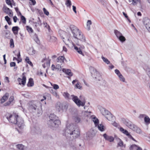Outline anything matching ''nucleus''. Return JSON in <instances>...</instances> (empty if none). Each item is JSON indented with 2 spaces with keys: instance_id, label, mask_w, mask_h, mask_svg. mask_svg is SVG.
<instances>
[{
  "instance_id": "9",
  "label": "nucleus",
  "mask_w": 150,
  "mask_h": 150,
  "mask_svg": "<svg viewBox=\"0 0 150 150\" xmlns=\"http://www.w3.org/2000/svg\"><path fill=\"white\" fill-rule=\"evenodd\" d=\"M114 33L117 37L121 42H123L125 41V38L120 32L115 30L114 31Z\"/></svg>"
},
{
  "instance_id": "21",
  "label": "nucleus",
  "mask_w": 150,
  "mask_h": 150,
  "mask_svg": "<svg viewBox=\"0 0 150 150\" xmlns=\"http://www.w3.org/2000/svg\"><path fill=\"white\" fill-rule=\"evenodd\" d=\"M105 117L108 120L111 121H113L112 120L114 118V117L110 112H109L108 113V114H107V115H106L105 116Z\"/></svg>"
},
{
  "instance_id": "11",
  "label": "nucleus",
  "mask_w": 150,
  "mask_h": 150,
  "mask_svg": "<svg viewBox=\"0 0 150 150\" xmlns=\"http://www.w3.org/2000/svg\"><path fill=\"white\" fill-rule=\"evenodd\" d=\"M143 22L146 28L150 32V20L147 18H145L144 19Z\"/></svg>"
},
{
  "instance_id": "12",
  "label": "nucleus",
  "mask_w": 150,
  "mask_h": 150,
  "mask_svg": "<svg viewBox=\"0 0 150 150\" xmlns=\"http://www.w3.org/2000/svg\"><path fill=\"white\" fill-rule=\"evenodd\" d=\"M42 25V23L41 22V21L39 17L38 18V20L37 22H34L33 23V25H34L35 28H36L38 32L40 31V29L38 27L41 26Z\"/></svg>"
},
{
  "instance_id": "51",
  "label": "nucleus",
  "mask_w": 150,
  "mask_h": 150,
  "mask_svg": "<svg viewBox=\"0 0 150 150\" xmlns=\"http://www.w3.org/2000/svg\"><path fill=\"white\" fill-rule=\"evenodd\" d=\"M51 40L52 41H55L57 40V38L54 36H51L50 38Z\"/></svg>"
},
{
  "instance_id": "23",
  "label": "nucleus",
  "mask_w": 150,
  "mask_h": 150,
  "mask_svg": "<svg viewBox=\"0 0 150 150\" xmlns=\"http://www.w3.org/2000/svg\"><path fill=\"white\" fill-rule=\"evenodd\" d=\"M74 49L79 54H81L84 56L82 52V51L81 48L79 47H77L75 45H74Z\"/></svg>"
},
{
  "instance_id": "37",
  "label": "nucleus",
  "mask_w": 150,
  "mask_h": 150,
  "mask_svg": "<svg viewBox=\"0 0 150 150\" xmlns=\"http://www.w3.org/2000/svg\"><path fill=\"white\" fill-rule=\"evenodd\" d=\"M10 46L11 48H13L14 47L13 40L12 39H11L10 40Z\"/></svg>"
},
{
  "instance_id": "13",
  "label": "nucleus",
  "mask_w": 150,
  "mask_h": 150,
  "mask_svg": "<svg viewBox=\"0 0 150 150\" xmlns=\"http://www.w3.org/2000/svg\"><path fill=\"white\" fill-rule=\"evenodd\" d=\"M96 133V131L93 130H91L90 131L88 132L86 135V137L88 140H89L91 139L92 137H94Z\"/></svg>"
},
{
  "instance_id": "6",
  "label": "nucleus",
  "mask_w": 150,
  "mask_h": 150,
  "mask_svg": "<svg viewBox=\"0 0 150 150\" xmlns=\"http://www.w3.org/2000/svg\"><path fill=\"white\" fill-rule=\"evenodd\" d=\"M49 117V120L47 123L50 127H57L60 124L61 122L58 117L54 114H50Z\"/></svg>"
},
{
  "instance_id": "28",
  "label": "nucleus",
  "mask_w": 150,
  "mask_h": 150,
  "mask_svg": "<svg viewBox=\"0 0 150 150\" xmlns=\"http://www.w3.org/2000/svg\"><path fill=\"white\" fill-rule=\"evenodd\" d=\"M144 69L146 71V73L150 79V68L148 66H145Z\"/></svg>"
},
{
  "instance_id": "35",
  "label": "nucleus",
  "mask_w": 150,
  "mask_h": 150,
  "mask_svg": "<svg viewBox=\"0 0 150 150\" xmlns=\"http://www.w3.org/2000/svg\"><path fill=\"white\" fill-rule=\"evenodd\" d=\"M101 58L103 61L107 64H108L110 63V62L107 58H105L103 56L101 57Z\"/></svg>"
},
{
  "instance_id": "30",
  "label": "nucleus",
  "mask_w": 150,
  "mask_h": 150,
  "mask_svg": "<svg viewBox=\"0 0 150 150\" xmlns=\"http://www.w3.org/2000/svg\"><path fill=\"white\" fill-rule=\"evenodd\" d=\"M140 1V0H129V2L130 3V4L133 5H136Z\"/></svg>"
},
{
  "instance_id": "48",
  "label": "nucleus",
  "mask_w": 150,
  "mask_h": 150,
  "mask_svg": "<svg viewBox=\"0 0 150 150\" xmlns=\"http://www.w3.org/2000/svg\"><path fill=\"white\" fill-rule=\"evenodd\" d=\"M59 63H58V64H57V65H56V69H57V70H59L60 71L61 70V68L62 67V65H61V64H59Z\"/></svg>"
},
{
  "instance_id": "61",
  "label": "nucleus",
  "mask_w": 150,
  "mask_h": 150,
  "mask_svg": "<svg viewBox=\"0 0 150 150\" xmlns=\"http://www.w3.org/2000/svg\"><path fill=\"white\" fill-rule=\"evenodd\" d=\"M144 115L143 114L140 115L139 116V118L142 119L144 117Z\"/></svg>"
},
{
  "instance_id": "36",
  "label": "nucleus",
  "mask_w": 150,
  "mask_h": 150,
  "mask_svg": "<svg viewBox=\"0 0 150 150\" xmlns=\"http://www.w3.org/2000/svg\"><path fill=\"white\" fill-rule=\"evenodd\" d=\"M5 18L8 24L9 25H11V21H10V18L8 16H6L5 17Z\"/></svg>"
},
{
  "instance_id": "49",
  "label": "nucleus",
  "mask_w": 150,
  "mask_h": 150,
  "mask_svg": "<svg viewBox=\"0 0 150 150\" xmlns=\"http://www.w3.org/2000/svg\"><path fill=\"white\" fill-rule=\"evenodd\" d=\"M137 147V146L136 145H132L130 146L129 149L130 150H133L134 149L136 148Z\"/></svg>"
},
{
  "instance_id": "43",
  "label": "nucleus",
  "mask_w": 150,
  "mask_h": 150,
  "mask_svg": "<svg viewBox=\"0 0 150 150\" xmlns=\"http://www.w3.org/2000/svg\"><path fill=\"white\" fill-rule=\"evenodd\" d=\"M13 1V0H6V4L9 5H10L11 7H12L11 1Z\"/></svg>"
},
{
  "instance_id": "46",
  "label": "nucleus",
  "mask_w": 150,
  "mask_h": 150,
  "mask_svg": "<svg viewBox=\"0 0 150 150\" xmlns=\"http://www.w3.org/2000/svg\"><path fill=\"white\" fill-rule=\"evenodd\" d=\"M66 73L68 75L71 76L72 75V74L71 72V70L69 69H67L65 71Z\"/></svg>"
},
{
  "instance_id": "52",
  "label": "nucleus",
  "mask_w": 150,
  "mask_h": 150,
  "mask_svg": "<svg viewBox=\"0 0 150 150\" xmlns=\"http://www.w3.org/2000/svg\"><path fill=\"white\" fill-rule=\"evenodd\" d=\"M123 133L126 134L127 136H128V137H131V135L130 134L127 130L126 131H125V132Z\"/></svg>"
},
{
  "instance_id": "25",
  "label": "nucleus",
  "mask_w": 150,
  "mask_h": 150,
  "mask_svg": "<svg viewBox=\"0 0 150 150\" xmlns=\"http://www.w3.org/2000/svg\"><path fill=\"white\" fill-rule=\"evenodd\" d=\"M114 137L117 139L118 141H119V143H118L117 145L123 147L124 146L123 142L122 140L120 138H117V136L115 135Z\"/></svg>"
},
{
  "instance_id": "26",
  "label": "nucleus",
  "mask_w": 150,
  "mask_h": 150,
  "mask_svg": "<svg viewBox=\"0 0 150 150\" xmlns=\"http://www.w3.org/2000/svg\"><path fill=\"white\" fill-rule=\"evenodd\" d=\"M34 84V81L33 79L30 78L29 79L28 82L27 84V86L28 87H32L33 86Z\"/></svg>"
},
{
  "instance_id": "58",
  "label": "nucleus",
  "mask_w": 150,
  "mask_h": 150,
  "mask_svg": "<svg viewBox=\"0 0 150 150\" xmlns=\"http://www.w3.org/2000/svg\"><path fill=\"white\" fill-rule=\"evenodd\" d=\"M11 103L10 102H9L8 101V102H7L6 103H5L4 104V106H8L11 104Z\"/></svg>"
},
{
  "instance_id": "17",
  "label": "nucleus",
  "mask_w": 150,
  "mask_h": 150,
  "mask_svg": "<svg viewBox=\"0 0 150 150\" xmlns=\"http://www.w3.org/2000/svg\"><path fill=\"white\" fill-rule=\"evenodd\" d=\"M65 60L67 61L66 59H65L64 56H59L57 58V63H59L62 65L64 63V61Z\"/></svg>"
},
{
  "instance_id": "41",
  "label": "nucleus",
  "mask_w": 150,
  "mask_h": 150,
  "mask_svg": "<svg viewBox=\"0 0 150 150\" xmlns=\"http://www.w3.org/2000/svg\"><path fill=\"white\" fill-rule=\"evenodd\" d=\"M144 121L146 123H150V119L148 117L146 116L144 117Z\"/></svg>"
},
{
  "instance_id": "50",
  "label": "nucleus",
  "mask_w": 150,
  "mask_h": 150,
  "mask_svg": "<svg viewBox=\"0 0 150 150\" xmlns=\"http://www.w3.org/2000/svg\"><path fill=\"white\" fill-rule=\"evenodd\" d=\"M43 10L44 13L47 16H48L49 15V12L45 8H43Z\"/></svg>"
},
{
  "instance_id": "10",
  "label": "nucleus",
  "mask_w": 150,
  "mask_h": 150,
  "mask_svg": "<svg viewBox=\"0 0 150 150\" xmlns=\"http://www.w3.org/2000/svg\"><path fill=\"white\" fill-rule=\"evenodd\" d=\"M3 10L5 13L8 14L9 16L12 17L13 16V13L12 10L8 8L6 5H4Z\"/></svg>"
},
{
  "instance_id": "24",
  "label": "nucleus",
  "mask_w": 150,
  "mask_h": 150,
  "mask_svg": "<svg viewBox=\"0 0 150 150\" xmlns=\"http://www.w3.org/2000/svg\"><path fill=\"white\" fill-rule=\"evenodd\" d=\"M16 147L18 150H25V146L21 144H18L16 145Z\"/></svg>"
},
{
  "instance_id": "40",
  "label": "nucleus",
  "mask_w": 150,
  "mask_h": 150,
  "mask_svg": "<svg viewBox=\"0 0 150 150\" xmlns=\"http://www.w3.org/2000/svg\"><path fill=\"white\" fill-rule=\"evenodd\" d=\"M25 60L26 62L30 65L31 66H32L33 65L31 62L30 61L28 57H26Z\"/></svg>"
},
{
  "instance_id": "60",
  "label": "nucleus",
  "mask_w": 150,
  "mask_h": 150,
  "mask_svg": "<svg viewBox=\"0 0 150 150\" xmlns=\"http://www.w3.org/2000/svg\"><path fill=\"white\" fill-rule=\"evenodd\" d=\"M120 130L121 132H122L123 133L125 131H126V130L125 129H124L123 128L121 127L120 128Z\"/></svg>"
},
{
  "instance_id": "18",
  "label": "nucleus",
  "mask_w": 150,
  "mask_h": 150,
  "mask_svg": "<svg viewBox=\"0 0 150 150\" xmlns=\"http://www.w3.org/2000/svg\"><path fill=\"white\" fill-rule=\"evenodd\" d=\"M17 80L19 82V85L22 84L23 85H25L26 80V77L25 76H23L22 79H21L20 78H18V79Z\"/></svg>"
},
{
  "instance_id": "1",
  "label": "nucleus",
  "mask_w": 150,
  "mask_h": 150,
  "mask_svg": "<svg viewBox=\"0 0 150 150\" xmlns=\"http://www.w3.org/2000/svg\"><path fill=\"white\" fill-rule=\"evenodd\" d=\"M80 134L79 130L73 124L67 126L63 133L67 139H75L78 137Z\"/></svg>"
},
{
  "instance_id": "16",
  "label": "nucleus",
  "mask_w": 150,
  "mask_h": 150,
  "mask_svg": "<svg viewBox=\"0 0 150 150\" xmlns=\"http://www.w3.org/2000/svg\"><path fill=\"white\" fill-rule=\"evenodd\" d=\"M99 109L101 113L102 114L104 115V116H105L109 112V111L108 110H106L105 108L102 107L101 106H100L98 108Z\"/></svg>"
},
{
  "instance_id": "31",
  "label": "nucleus",
  "mask_w": 150,
  "mask_h": 150,
  "mask_svg": "<svg viewBox=\"0 0 150 150\" xmlns=\"http://www.w3.org/2000/svg\"><path fill=\"white\" fill-rule=\"evenodd\" d=\"M92 24V22L91 20H88L87 23V25L86 28L88 30H90V25Z\"/></svg>"
},
{
  "instance_id": "3",
  "label": "nucleus",
  "mask_w": 150,
  "mask_h": 150,
  "mask_svg": "<svg viewBox=\"0 0 150 150\" xmlns=\"http://www.w3.org/2000/svg\"><path fill=\"white\" fill-rule=\"evenodd\" d=\"M9 121L12 123L16 124L20 129H23L24 125L23 120L22 118L18 116L17 115L14 114L10 115L9 116L6 117Z\"/></svg>"
},
{
  "instance_id": "39",
  "label": "nucleus",
  "mask_w": 150,
  "mask_h": 150,
  "mask_svg": "<svg viewBox=\"0 0 150 150\" xmlns=\"http://www.w3.org/2000/svg\"><path fill=\"white\" fill-rule=\"evenodd\" d=\"M65 4L67 7L70 8L71 5V2L70 0H67Z\"/></svg>"
},
{
  "instance_id": "38",
  "label": "nucleus",
  "mask_w": 150,
  "mask_h": 150,
  "mask_svg": "<svg viewBox=\"0 0 150 150\" xmlns=\"http://www.w3.org/2000/svg\"><path fill=\"white\" fill-rule=\"evenodd\" d=\"M26 28L27 30L29 33H31L33 32V30L31 27H30L28 26H26Z\"/></svg>"
},
{
  "instance_id": "27",
  "label": "nucleus",
  "mask_w": 150,
  "mask_h": 150,
  "mask_svg": "<svg viewBox=\"0 0 150 150\" xmlns=\"http://www.w3.org/2000/svg\"><path fill=\"white\" fill-rule=\"evenodd\" d=\"M92 119L93 122H94L96 126H97L98 125L99 120L95 117H93L92 118Z\"/></svg>"
},
{
  "instance_id": "5",
  "label": "nucleus",
  "mask_w": 150,
  "mask_h": 150,
  "mask_svg": "<svg viewBox=\"0 0 150 150\" xmlns=\"http://www.w3.org/2000/svg\"><path fill=\"white\" fill-rule=\"evenodd\" d=\"M63 95L67 99H72L79 107L84 106L85 105V101H81L76 96L73 95L70 96L69 94L67 92H64Z\"/></svg>"
},
{
  "instance_id": "56",
  "label": "nucleus",
  "mask_w": 150,
  "mask_h": 150,
  "mask_svg": "<svg viewBox=\"0 0 150 150\" xmlns=\"http://www.w3.org/2000/svg\"><path fill=\"white\" fill-rule=\"evenodd\" d=\"M76 86L77 88L79 89H80L81 87V86H80L79 83H77L76 84Z\"/></svg>"
},
{
  "instance_id": "42",
  "label": "nucleus",
  "mask_w": 150,
  "mask_h": 150,
  "mask_svg": "<svg viewBox=\"0 0 150 150\" xmlns=\"http://www.w3.org/2000/svg\"><path fill=\"white\" fill-rule=\"evenodd\" d=\"M63 41L65 43L66 45H68V43H71V41L68 38L67 40H63Z\"/></svg>"
},
{
  "instance_id": "64",
  "label": "nucleus",
  "mask_w": 150,
  "mask_h": 150,
  "mask_svg": "<svg viewBox=\"0 0 150 150\" xmlns=\"http://www.w3.org/2000/svg\"><path fill=\"white\" fill-rule=\"evenodd\" d=\"M31 51L32 52H30V54L33 55L35 54V50H34L33 49H32Z\"/></svg>"
},
{
  "instance_id": "54",
  "label": "nucleus",
  "mask_w": 150,
  "mask_h": 150,
  "mask_svg": "<svg viewBox=\"0 0 150 150\" xmlns=\"http://www.w3.org/2000/svg\"><path fill=\"white\" fill-rule=\"evenodd\" d=\"M16 64L15 62H11L10 63V66L11 67H15L16 66Z\"/></svg>"
},
{
  "instance_id": "29",
  "label": "nucleus",
  "mask_w": 150,
  "mask_h": 150,
  "mask_svg": "<svg viewBox=\"0 0 150 150\" xmlns=\"http://www.w3.org/2000/svg\"><path fill=\"white\" fill-rule=\"evenodd\" d=\"M19 29V28L18 26H14L12 27V30L15 35L18 34Z\"/></svg>"
},
{
  "instance_id": "32",
  "label": "nucleus",
  "mask_w": 150,
  "mask_h": 150,
  "mask_svg": "<svg viewBox=\"0 0 150 150\" xmlns=\"http://www.w3.org/2000/svg\"><path fill=\"white\" fill-rule=\"evenodd\" d=\"M74 120L76 122L78 123L80 121L81 118L79 116L77 115L74 117Z\"/></svg>"
},
{
  "instance_id": "53",
  "label": "nucleus",
  "mask_w": 150,
  "mask_h": 150,
  "mask_svg": "<svg viewBox=\"0 0 150 150\" xmlns=\"http://www.w3.org/2000/svg\"><path fill=\"white\" fill-rule=\"evenodd\" d=\"M51 68L52 69L53 71H54L56 70H57V69H56V66H55L54 64H52L51 66Z\"/></svg>"
},
{
  "instance_id": "22",
  "label": "nucleus",
  "mask_w": 150,
  "mask_h": 150,
  "mask_svg": "<svg viewBox=\"0 0 150 150\" xmlns=\"http://www.w3.org/2000/svg\"><path fill=\"white\" fill-rule=\"evenodd\" d=\"M58 33L61 38L63 39V40L65 39L64 37L66 33L65 32L62 30H59L58 31Z\"/></svg>"
},
{
  "instance_id": "55",
  "label": "nucleus",
  "mask_w": 150,
  "mask_h": 150,
  "mask_svg": "<svg viewBox=\"0 0 150 150\" xmlns=\"http://www.w3.org/2000/svg\"><path fill=\"white\" fill-rule=\"evenodd\" d=\"M14 97L13 96H10V98L9 99V101L11 103L13 100Z\"/></svg>"
},
{
  "instance_id": "44",
  "label": "nucleus",
  "mask_w": 150,
  "mask_h": 150,
  "mask_svg": "<svg viewBox=\"0 0 150 150\" xmlns=\"http://www.w3.org/2000/svg\"><path fill=\"white\" fill-rule=\"evenodd\" d=\"M120 79V80L123 82H124L125 81V79L123 77V76L121 74H120L118 76Z\"/></svg>"
},
{
  "instance_id": "63",
  "label": "nucleus",
  "mask_w": 150,
  "mask_h": 150,
  "mask_svg": "<svg viewBox=\"0 0 150 150\" xmlns=\"http://www.w3.org/2000/svg\"><path fill=\"white\" fill-rule=\"evenodd\" d=\"M30 1L32 3L33 5H34L36 4V1L35 0H30Z\"/></svg>"
},
{
  "instance_id": "34",
  "label": "nucleus",
  "mask_w": 150,
  "mask_h": 150,
  "mask_svg": "<svg viewBox=\"0 0 150 150\" xmlns=\"http://www.w3.org/2000/svg\"><path fill=\"white\" fill-rule=\"evenodd\" d=\"M43 25L44 27L48 29L49 32H50L52 30H51L50 26L48 25L46 23L44 22Z\"/></svg>"
},
{
  "instance_id": "7",
  "label": "nucleus",
  "mask_w": 150,
  "mask_h": 150,
  "mask_svg": "<svg viewBox=\"0 0 150 150\" xmlns=\"http://www.w3.org/2000/svg\"><path fill=\"white\" fill-rule=\"evenodd\" d=\"M122 121H123V122L127 126L133 131H135L138 134H140L142 133V131L140 129L137 127L136 126L132 124L130 122H129L126 121H124L125 120L124 119H122Z\"/></svg>"
},
{
  "instance_id": "15",
  "label": "nucleus",
  "mask_w": 150,
  "mask_h": 150,
  "mask_svg": "<svg viewBox=\"0 0 150 150\" xmlns=\"http://www.w3.org/2000/svg\"><path fill=\"white\" fill-rule=\"evenodd\" d=\"M42 62H45L42 64V66L43 68H45L46 66H49L50 64V60L47 59L46 58H44L42 61Z\"/></svg>"
},
{
  "instance_id": "62",
  "label": "nucleus",
  "mask_w": 150,
  "mask_h": 150,
  "mask_svg": "<svg viewBox=\"0 0 150 150\" xmlns=\"http://www.w3.org/2000/svg\"><path fill=\"white\" fill-rule=\"evenodd\" d=\"M13 21H14V22H15V23H16L17 21V17H16V16H14L13 17Z\"/></svg>"
},
{
  "instance_id": "57",
  "label": "nucleus",
  "mask_w": 150,
  "mask_h": 150,
  "mask_svg": "<svg viewBox=\"0 0 150 150\" xmlns=\"http://www.w3.org/2000/svg\"><path fill=\"white\" fill-rule=\"evenodd\" d=\"M115 73L117 74L118 76L120 74H121L120 71L117 69H115Z\"/></svg>"
},
{
  "instance_id": "19",
  "label": "nucleus",
  "mask_w": 150,
  "mask_h": 150,
  "mask_svg": "<svg viewBox=\"0 0 150 150\" xmlns=\"http://www.w3.org/2000/svg\"><path fill=\"white\" fill-rule=\"evenodd\" d=\"M9 96V94L8 93H6L0 99V103L1 104L5 102L8 98Z\"/></svg>"
},
{
  "instance_id": "47",
  "label": "nucleus",
  "mask_w": 150,
  "mask_h": 150,
  "mask_svg": "<svg viewBox=\"0 0 150 150\" xmlns=\"http://www.w3.org/2000/svg\"><path fill=\"white\" fill-rule=\"evenodd\" d=\"M51 84L54 89L56 90L59 88V86L57 85L54 84H52L51 83Z\"/></svg>"
},
{
  "instance_id": "8",
  "label": "nucleus",
  "mask_w": 150,
  "mask_h": 150,
  "mask_svg": "<svg viewBox=\"0 0 150 150\" xmlns=\"http://www.w3.org/2000/svg\"><path fill=\"white\" fill-rule=\"evenodd\" d=\"M90 70L91 75L94 78L96 81H100L101 79L100 73L97 71L96 69L93 67L90 68Z\"/></svg>"
},
{
  "instance_id": "4",
  "label": "nucleus",
  "mask_w": 150,
  "mask_h": 150,
  "mask_svg": "<svg viewBox=\"0 0 150 150\" xmlns=\"http://www.w3.org/2000/svg\"><path fill=\"white\" fill-rule=\"evenodd\" d=\"M28 106L29 110L35 113L38 116H39L42 114V110L40 103L30 102L28 103Z\"/></svg>"
},
{
  "instance_id": "14",
  "label": "nucleus",
  "mask_w": 150,
  "mask_h": 150,
  "mask_svg": "<svg viewBox=\"0 0 150 150\" xmlns=\"http://www.w3.org/2000/svg\"><path fill=\"white\" fill-rule=\"evenodd\" d=\"M103 136L105 139L110 142H112L114 140V138L110 135H108L106 134H103Z\"/></svg>"
},
{
  "instance_id": "45",
  "label": "nucleus",
  "mask_w": 150,
  "mask_h": 150,
  "mask_svg": "<svg viewBox=\"0 0 150 150\" xmlns=\"http://www.w3.org/2000/svg\"><path fill=\"white\" fill-rule=\"evenodd\" d=\"M21 19L23 23H26V20L24 16H23V15H21Z\"/></svg>"
},
{
  "instance_id": "59",
  "label": "nucleus",
  "mask_w": 150,
  "mask_h": 150,
  "mask_svg": "<svg viewBox=\"0 0 150 150\" xmlns=\"http://www.w3.org/2000/svg\"><path fill=\"white\" fill-rule=\"evenodd\" d=\"M72 7H73V11H74V12H75V13H76V6H73Z\"/></svg>"
},
{
  "instance_id": "33",
  "label": "nucleus",
  "mask_w": 150,
  "mask_h": 150,
  "mask_svg": "<svg viewBox=\"0 0 150 150\" xmlns=\"http://www.w3.org/2000/svg\"><path fill=\"white\" fill-rule=\"evenodd\" d=\"M98 129L101 131H103L105 130L104 127L102 124L98 125L97 126Z\"/></svg>"
},
{
  "instance_id": "20",
  "label": "nucleus",
  "mask_w": 150,
  "mask_h": 150,
  "mask_svg": "<svg viewBox=\"0 0 150 150\" xmlns=\"http://www.w3.org/2000/svg\"><path fill=\"white\" fill-rule=\"evenodd\" d=\"M55 107L56 109L59 112L63 110L62 104L59 102L57 103Z\"/></svg>"
},
{
  "instance_id": "2",
  "label": "nucleus",
  "mask_w": 150,
  "mask_h": 150,
  "mask_svg": "<svg viewBox=\"0 0 150 150\" xmlns=\"http://www.w3.org/2000/svg\"><path fill=\"white\" fill-rule=\"evenodd\" d=\"M67 31H70L75 38L79 40L82 42H86V38L79 29L75 25L71 24L67 28Z\"/></svg>"
}]
</instances>
